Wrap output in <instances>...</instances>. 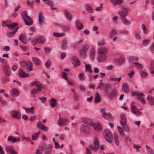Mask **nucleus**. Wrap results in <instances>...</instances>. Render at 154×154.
<instances>
[{
    "mask_svg": "<svg viewBox=\"0 0 154 154\" xmlns=\"http://www.w3.org/2000/svg\"><path fill=\"white\" fill-rule=\"evenodd\" d=\"M99 138L98 136H95L94 137L93 140V145H90L89 147L93 150H96L99 147Z\"/></svg>",
    "mask_w": 154,
    "mask_h": 154,
    "instance_id": "f257e3e1",
    "label": "nucleus"
},
{
    "mask_svg": "<svg viewBox=\"0 0 154 154\" xmlns=\"http://www.w3.org/2000/svg\"><path fill=\"white\" fill-rule=\"evenodd\" d=\"M21 15L23 17L24 20L26 25L30 26L32 24V20L30 16L27 15L26 11L22 12Z\"/></svg>",
    "mask_w": 154,
    "mask_h": 154,
    "instance_id": "f03ea898",
    "label": "nucleus"
},
{
    "mask_svg": "<svg viewBox=\"0 0 154 154\" xmlns=\"http://www.w3.org/2000/svg\"><path fill=\"white\" fill-rule=\"evenodd\" d=\"M103 137L105 140L109 143H111L113 139L112 134L110 131L107 130L104 131L103 133Z\"/></svg>",
    "mask_w": 154,
    "mask_h": 154,
    "instance_id": "7ed1b4c3",
    "label": "nucleus"
},
{
    "mask_svg": "<svg viewBox=\"0 0 154 154\" xmlns=\"http://www.w3.org/2000/svg\"><path fill=\"white\" fill-rule=\"evenodd\" d=\"M80 128L81 132L83 133L89 134L91 132V131L90 128L85 125H82Z\"/></svg>",
    "mask_w": 154,
    "mask_h": 154,
    "instance_id": "20e7f679",
    "label": "nucleus"
},
{
    "mask_svg": "<svg viewBox=\"0 0 154 154\" xmlns=\"http://www.w3.org/2000/svg\"><path fill=\"white\" fill-rule=\"evenodd\" d=\"M120 123L123 127H124L126 125L127 121L125 114L123 113H121L120 115Z\"/></svg>",
    "mask_w": 154,
    "mask_h": 154,
    "instance_id": "39448f33",
    "label": "nucleus"
},
{
    "mask_svg": "<svg viewBox=\"0 0 154 154\" xmlns=\"http://www.w3.org/2000/svg\"><path fill=\"white\" fill-rule=\"evenodd\" d=\"M110 87L109 85L103 82L100 83L97 89H100L101 90H105L108 89Z\"/></svg>",
    "mask_w": 154,
    "mask_h": 154,
    "instance_id": "423d86ee",
    "label": "nucleus"
},
{
    "mask_svg": "<svg viewBox=\"0 0 154 154\" xmlns=\"http://www.w3.org/2000/svg\"><path fill=\"white\" fill-rule=\"evenodd\" d=\"M131 112L137 116H140L141 114V112L137 109L135 106L131 105Z\"/></svg>",
    "mask_w": 154,
    "mask_h": 154,
    "instance_id": "0eeeda50",
    "label": "nucleus"
},
{
    "mask_svg": "<svg viewBox=\"0 0 154 154\" xmlns=\"http://www.w3.org/2000/svg\"><path fill=\"white\" fill-rule=\"evenodd\" d=\"M108 48L106 47H102L99 48L97 50V53L100 54H106L108 52Z\"/></svg>",
    "mask_w": 154,
    "mask_h": 154,
    "instance_id": "6e6552de",
    "label": "nucleus"
},
{
    "mask_svg": "<svg viewBox=\"0 0 154 154\" xmlns=\"http://www.w3.org/2000/svg\"><path fill=\"white\" fill-rule=\"evenodd\" d=\"M92 127L97 131H100L103 129L102 126L98 123H96L93 124L92 125Z\"/></svg>",
    "mask_w": 154,
    "mask_h": 154,
    "instance_id": "1a4fd4ad",
    "label": "nucleus"
},
{
    "mask_svg": "<svg viewBox=\"0 0 154 154\" xmlns=\"http://www.w3.org/2000/svg\"><path fill=\"white\" fill-rule=\"evenodd\" d=\"M101 112L102 113V117L104 119L108 120L111 116V114L110 112L107 113L106 112L105 109H102L101 110Z\"/></svg>",
    "mask_w": 154,
    "mask_h": 154,
    "instance_id": "9d476101",
    "label": "nucleus"
},
{
    "mask_svg": "<svg viewBox=\"0 0 154 154\" xmlns=\"http://www.w3.org/2000/svg\"><path fill=\"white\" fill-rule=\"evenodd\" d=\"M128 9L126 8L123 7L120 11L119 12V14L121 17H125L128 14Z\"/></svg>",
    "mask_w": 154,
    "mask_h": 154,
    "instance_id": "9b49d317",
    "label": "nucleus"
},
{
    "mask_svg": "<svg viewBox=\"0 0 154 154\" xmlns=\"http://www.w3.org/2000/svg\"><path fill=\"white\" fill-rule=\"evenodd\" d=\"M82 121L84 123L87 125H91L92 123V120L89 118H83L82 119Z\"/></svg>",
    "mask_w": 154,
    "mask_h": 154,
    "instance_id": "f8f14e48",
    "label": "nucleus"
},
{
    "mask_svg": "<svg viewBox=\"0 0 154 154\" xmlns=\"http://www.w3.org/2000/svg\"><path fill=\"white\" fill-rule=\"evenodd\" d=\"M7 140L8 141H11L12 143H14L20 141V138L18 137H14L10 135L8 137Z\"/></svg>",
    "mask_w": 154,
    "mask_h": 154,
    "instance_id": "ddd939ff",
    "label": "nucleus"
},
{
    "mask_svg": "<svg viewBox=\"0 0 154 154\" xmlns=\"http://www.w3.org/2000/svg\"><path fill=\"white\" fill-rule=\"evenodd\" d=\"M3 71L4 73L6 76H9L11 74L10 69L9 66L6 65L3 67Z\"/></svg>",
    "mask_w": 154,
    "mask_h": 154,
    "instance_id": "4468645a",
    "label": "nucleus"
},
{
    "mask_svg": "<svg viewBox=\"0 0 154 154\" xmlns=\"http://www.w3.org/2000/svg\"><path fill=\"white\" fill-rule=\"evenodd\" d=\"M72 62L75 66L79 65L80 64V61L75 56H73L72 58Z\"/></svg>",
    "mask_w": 154,
    "mask_h": 154,
    "instance_id": "2eb2a0df",
    "label": "nucleus"
},
{
    "mask_svg": "<svg viewBox=\"0 0 154 154\" xmlns=\"http://www.w3.org/2000/svg\"><path fill=\"white\" fill-rule=\"evenodd\" d=\"M67 122L66 119L60 118L57 121V123L59 125L62 126L66 124Z\"/></svg>",
    "mask_w": 154,
    "mask_h": 154,
    "instance_id": "dca6fc26",
    "label": "nucleus"
},
{
    "mask_svg": "<svg viewBox=\"0 0 154 154\" xmlns=\"http://www.w3.org/2000/svg\"><path fill=\"white\" fill-rule=\"evenodd\" d=\"M19 114V113L16 110H13L10 113L12 117L16 118L17 119H19L20 118Z\"/></svg>",
    "mask_w": 154,
    "mask_h": 154,
    "instance_id": "f3484780",
    "label": "nucleus"
},
{
    "mask_svg": "<svg viewBox=\"0 0 154 154\" xmlns=\"http://www.w3.org/2000/svg\"><path fill=\"white\" fill-rule=\"evenodd\" d=\"M45 41L44 37L42 36H38L36 37V41L39 44H43Z\"/></svg>",
    "mask_w": 154,
    "mask_h": 154,
    "instance_id": "a211bd4d",
    "label": "nucleus"
},
{
    "mask_svg": "<svg viewBox=\"0 0 154 154\" xmlns=\"http://www.w3.org/2000/svg\"><path fill=\"white\" fill-rule=\"evenodd\" d=\"M144 95L142 93L138 94L137 95V98L143 104H145V101L144 100Z\"/></svg>",
    "mask_w": 154,
    "mask_h": 154,
    "instance_id": "6ab92c4d",
    "label": "nucleus"
},
{
    "mask_svg": "<svg viewBox=\"0 0 154 154\" xmlns=\"http://www.w3.org/2000/svg\"><path fill=\"white\" fill-rule=\"evenodd\" d=\"M75 27L78 30L82 29L84 27L83 25L78 20L75 22Z\"/></svg>",
    "mask_w": 154,
    "mask_h": 154,
    "instance_id": "aec40b11",
    "label": "nucleus"
},
{
    "mask_svg": "<svg viewBox=\"0 0 154 154\" xmlns=\"http://www.w3.org/2000/svg\"><path fill=\"white\" fill-rule=\"evenodd\" d=\"M6 150L7 152H10L11 154H17V152L10 146H7L6 148Z\"/></svg>",
    "mask_w": 154,
    "mask_h": 154,
    "instance_id": "412c9836",
    "label": "nucleus"
},
{
    "mask_svg": "<svg viewBox=\"0 0 154 154\" xmlns=\"http://www.w3.org/2000/svg\"><path fill=\"white\" fill-rule=\"evenodd\" d=\"M146 100L149 102V104L152 106L154 105V98L151 95H148L147 97Z\"/></svg>",
    "mask_w": 154,
    "mask_h": 154,
    "instance_id": "4be33fe9",
    "label": "nucleus"
},
{
    "mask_svg": "<svg viewBox=\"0 0 154 154\" xmlns=\"http://www.w3.org/2000/svg\"><path fill=\"white\" fill-rule=\"evenodd\" d=\"M66 18L69 20H71L72 19V16L71 13L67 10H64Z\"/></svg>",
    "mask_w": 154,
    "mask_h": 154,
    "instance_id": "5701e85b",
    "label": "nucleus"
},
{
    "mask_svg": "<svg viewBox=\"0 0 154 154\" xmlns=\"http://www.w3.org/2000/svg\"><path fill=\"white\" fill-rule=\"evenodd\" d=\"M19 92L17 89L13 88L11 90V94L13 97H16L18 95Z\"/></svg>",
    "mask_w": 154,
    "mask_h": 154,
    "instance_id": "b1692460",
    "label": "nucleus"
},
{
    "mask_svg": "<svg viewBox=\"0 0 154 154\" xmlns=\"http://www.w3.org/2000/svg\"><path fill=\"white\" fill-rule=\"evenodd\" d=\"M23 108L25 110L26 112L27 113H33L35 112L34 107L28 108H26L23 107Z\"/></svg>",
    "mask_w": 154,
    "mask_h": 154,
    "instance_id": "393cba45",
    "label": "nucleus"
},
{
    "mask_svg": "<svg viewBox=\"0 0 154 154\" xmlns=\"http://www.w3.org/2000/svg\"><path fill=\"white\" fill-rule=\"evenodd\" d=\"M123 91L125 93H128L129 91L128 85L126 83H124L122 86Z\"/></svg>",
    "mask_w": 154,
    "mask_h": 154,
    "instance_id": "a878e982",
    "label": "nucleus"
},
{
    "mask_svg": "<svg viewBox=\"0 0 154 154\" xmlns=\"http://www.w3.org/2000/svg\"><path fill=\"white\" fill-rule=\"evenodd\" d=\"M117 93V91L116 89L112 90L109 94V98L111 99H112L116 96Z\"/></svg>",
    "mask_w": 154,
    "mask_h": 154,
    "instance_id": "bb28decb",
    "label": "nucleus"
},
{
    "mask_svg": "<svg viewBox=\"0 0 154 154\" xmlns=\"http://www.w3.org/2000/svg\"><path fill=\"white\" fill-rule=\"evenodd\" d=\"M114 140L116 144L118 145L119 143V137L118 133H115L114 134Z\"/></svg>",
    "mask_w": 154,
    "mask_h": 154,
    "instance_id": "cd10ccee",
    "label": "nucleus"
},
{
    "mask_svg": "<svg viewBox=\"0 0 154 154\" xmlns=\"http://www.w3.org/2000/svg\"><path fill=\"white\" fill-rule=\"evenodd\" d=\"M125 60V57L124 56H121L119 57L116 59L115 60L120 64L124 63Z\"/></svg>",
    "mask_w": 154,
    "mask_h": 154,
    "instance_id": "c85d7f7f",
    "label": "nucleus"
},
{
    "mask_svg": "<svg viewBox=\"0 0 154 154\" xmlns=\"http://www.w3.org/2000/svg\"><path fill=\"white\" fill-rule=\"evenodd\" d=\"M110 2L114 5H121L123 3L124 1L122 0H110Z\"/></svg>",
    "mask_w": 154,
    "mask_h": 154,
    "instance_id": "c756f323",
    "label": "nucleus"
},
{
    "mask_svg": "<svg viewBox=\"0 0 154 154\" xmlns=\"http://www.w3.org/2000/svg\"><path fill=\"white\" fill-rule=\"evenodd\" d=\"M106 59V57L105 55L103 56V57L100 56H99L97 58V61L100 63L103 62Z\"/></svg>",
    "mask_w": 154,
    "mask_h": 154,
    "instance_id": "7c9ffc66",
    "label": "nucleus"
},
{
    "mask_svg": "<svg viewBox=\"0 0 154 154\" xmlns=\"http://www.w3.org/2000/svg\"><path fill=\"white\" fill-rule=\"evenodd\" d=\"M19 75L21 77L24 78L28 77L29 76V74L25 72L22 70H20L19 71Z\"/></svg>",
    "mask_w": 154,
    "mask_h": 154,
    "instance_id": "2f4dec72",
    "label": "nucleus"
},
{
    "mask_svg": "<svg viewBox=\"0 0 154 154\" xmlns=\"http://www.w3.org/2000/svg\"><path fill=\"white\" fill-rule=\"evenodd\" d=\"M95 55V50L94 48H91L90 50V56L92 59H94Z\"/></svg>",
    "mask_w": 154,
    "mask_h": 154,
    "instance_id": "473e14b6",
    "label": "nucleus"
},
{
    "mask_svg": "<svg viewBox=\"0 0 154 154\" xmlns=\"http://www.w3.org/2000/svg\"><path fill=\"white\" fill-rule=\"evenodd\" d=\"M19 39L20 41L24 44L27 43L26 40L23 34H21L19 37Z\"/></svg>",
    "mask_w": 154,
    "mask_h": 154,
    "instance_id": "72a5a7b5",
    "label": "nucleus"
},
{
    "mask_svg": "<svg viewBox=\"0 0 154 154\" xmlns=\"http://www.w3.org/2000/svg\"><path fill=\"white\" fill-rule=\"evenodd\" d=\"M38 18L39 23L40 24H41L44 22L43 15L41 12L38 13Z\"/></svg>",
    "mask_w": 154,
    "mask_h": 154,
    "instance_id": "f704fd0d",
    "label": "nucleus"
},
{
    "mask_svg": "<svg viewBox=\"0 0 154 154\" xmlns=\"http://www.w3.org/2000/svg\"><path fill=\"white\" fill-rule=\"evenodd\" d=\"M117 128L119 133L120 134L121 136L124 137L125 136V133L124 132L123 128L121 127L118 126Z\"/></svg>",
    "mask_w": 154,
    "mask_h": 154,
    "instance_id": "c9c22d12",
    "label": "nucleus"
},
{
    "mask_svg": "<svg viewBox=\"0 0 154 154\" xmlns=\"http://www.w3.org/2000/svg\"><path fill=\"white\" fill-rule=\"evenodd\" d=\"M32 60L35 65H39L40 64V60L38 58L35 57H33L32 58Z\"/></svg>",
    "mask_w": 154,
    "mask_h": 154,
    "instance_id": "e433bc0d",
    "label": "nucleus"
},
{
    "mask_svg": "<svg viewBox=\"0 0 154 154\" xmlns=\"http://www.w3.org/2000/svg\"><path fill=\"white\" fill-rule=\"evenodd\" d=\"M85 65V67L86 69L85 71H89L91 73L93 72V71L91 69V66L88 64H86L85 62L84 63Z\"/></svg>",
    "mask_w": 154,
    "mask_h": 154,
    "instance_id": "4c0bfd02",
    "label": "nucleus"
},
{
    "mask_svg": "<svg viewBox=\"0 0 154 154\" xmlns=\"http://www.w3.org/2000/svg\"><path fill=\"white\" fill-rule=\"evenodd\" d=\"M57 103V100L54 98H52L50 101V104L52 107H54Z\"/></svg>",
    "mask_w": 154,
    "mask_h": 154,
    "instance_id": "58836bf2",
    "label": "nucleus"
},
{
    "mask_svg": "<svg viewBox=\"0 0 154 154\" xmlns=\"http://www.w3.org/2000/svg\"><path fill=\"white\" fill-rule=\"evenodd\" d=\"M97 44L99 46H104L106 45V42L105 40L103 39L98 41Z\"/></svg>",
    "mask_w": 154,
    "mask_h": 154,
    "instance_id": "ea45409f",
    "label": "nucleus"
},
{
    "mask_svg": "<svg viewBox=\"0 0 154 154\" xmlns=\"http://www.w3.org/2000/svg\"><path fill=\"white\" fill-rule=\"evenodd\" d=\"M121 17V20L122 22L124 24L128 25L130 24V22L129 20H127L125 17Z\"/></svg>",
    "mask_w": 154,
    "mask_h": 154,
    "instance_id": "a19ab883",
    "label": "nucleus"
},
{
    "mask_svg": "<svg viewBox=\"0 0 154 154\" xmlns=\"http://www.w3.org/2000/svg\"><path fill=\"white\" fill-rule=\"evenodd\" d=\"M30 85L31 86H33L35 85L37 88H41L40 84L38 81L32 82L31 84Z\"/></svg>",
    "mask_w": 154,
    "mask_h": 154,
    "instance_id": "79ce46f5",
    "label": "nucleus"
},
{
    "mask_svg": "<svg viewBox=\"0 0 154 154\" xmlns=\"http://www.w3.org/2000/svg\"><path fill=\"white\" fill-rule=\"evenodd\" d=\"M101 100V99L100 96L99 94L97 92L95 94V103H98L100 102Z\"/></svg>",
    "mask_w": 154,
    "mask_h": 154,
    "instance_id": "37998d69",
    "label": "nucleus"
},
{
    "mask_svg": "<svg viewBox=\"0 0 154 154\" xmlns=\"http://www.w3.org/2000/svg\"><path fill=\"white\" fill-rule=\"evenodd\" d=\"M129 60L131 62L137 61L138 60V57L136 56H131L129 57Z\"/></svg>",
    "mask_w": 154,
    "mask_h": 154,
    "instance_id": "c03bdc74",
    "label": "nucleus"
},
{
    "mask_svg": "<svg viewBox=\"0 0 154 154\" xmlns=\"http://www.w3.org/2000/svg\"><path fill=\"white\" fill-rule=\"evenodd\" d=\"M68 44V42L67 41L63 40L62 41L61 47L62 48L65 49L66 48Z\"/></svg>",
    "mask_w": 154,
    "mask_h": 154,
    "instance_id": "a18cd8bd",
    "label": "nucleus"
},
{
    "mask_svg": "<svg viewBox=\"0 0 154 154\" xmlns=\"http://www.w3.org/2000/svg\"><path fill=\"white\" fill-rule=\"evenodd\" d=\"M133 64L138 69H142L143 68V66L142 65L138 62H134Z\"/></svg>",
    "mask_w": 154,
    "mask_h": 154,
    "instance_id": "49530a36",
    "label": "nucleus"
},
{
    "mask_svg": "<svg viewBox=\"0 0 154 154\" xmlns=\"http://www.w3.org/2000/svg\"><path fill=\"white\" fill-rule=\"evenodd\" d=\"M18 25V23H13L7 26V27L10 29H14L16 26Z\"/></svg>",
    "mask_w": 154,
    "mask_h": 154,
    "instance_id": "de8ad7c7",
    "label": "nucleus"
},
{
    "mask_svg": "<svg viewBox=\"0 0 154 154\" xmlns=\"http://www.w3.org/2000/svg\"><path fill=\"white\" fill-rule=\"evenodd\" d=\"M26 66H27V69L31 71L32 70V64L31 61H27Z\"/></svg>",
    "mask_w": 154,
    "mask_h": 154,
    "instance_id": "09e8293b",
    "label": "nucleus"
},
{
    "mask_svg": "<svg viewBox=\"0 0 154 154\" xmlns=\"http://www.w3.org/2000/svg\"><path fill=\"white\" fill-rule=\"evenodd\" d=\"M39 135L36 132H34L32 134V140H36L38 138Z\"/></svg>",
    "mask_w": 154,
    "mask_h": 154,
    "instance_id": "8fccbe9b",
    "label": "nucleus"
},
{
    "mask_svg": "<svg viewBox=\"0 0 154 154\" xmlns=\"http://www.w3.org/2000/svg\"><path fill=\"white\" fill-rule=\"evenodd\" d=\"M41 88H39L37 89H32L31 91V92L32 94H35L37 93L38 91H41Z\"/></svg>",
    "mask_w": 154,
    "mask_h": 154,
    "instance_id": "3c124183",
    "label": "nucleus"
},
{
    "mask_svg": "<svg viewBox=\"0 0 154 154\" xmlns=\"http://www.w3.org/2000/svg\"><path fill=\"white\" fill-rule=\"evenodd\" d=\"M118 32L115 29H112L109 33V37H112L115 34H117Z\"/></svg>",
    "mask_w": 154,
    "mask_h": 154,
    "instance_id": "603ef678",
    "label": "nucleus"
},
{
    "mask_svg": "<svg viewBox=\"0 0 154 154\" xmlns=\"http://www.w3.org/2000/svg\"><path fill=\"white\" fill-rule=\"evenodd\" d=\"M44 3L47 5H49L51 6H53L54 5V3L52 2L50 0H43V1Z\"/></svg>",
    "mask_w": 154,
    "mask_h": 154,
    "instance_id": "864d4df0",
    "label": "nucleus"
},
{
    "mask_svg": "<svg viewBox=\"0 0 154 154\" xmlns=\"http://www.w3.org/2000/svg\"><path fill=\"white\" fill-rule=\"evenodd\" d=\"M18 29V28H17L15 29L14 31L8 32L7 34V35L9 37H12L13 36L14 33L17 32Z\"/></svg>",
    "mask_w": 154,
    "mask_h": 154,
    "instance_id": "5fc2aeb1",
    "label": "nucleus"
},
{
    "mask_svg": "<svg viewBox=\"0 0 154 154\" xmlns=\"http://www.w3.org/2000/svg\"><path fill=\"white\" fill-rule=\"evenodd\" d=\"M78 88L80 91H85L86 90L85 86L82 84H80L79 85Z\"/></svg>",
    "mask_w": 154,
    "mask_h": 154,
    "instance_id": "6e6d98bb",
    "label": "nucleus"
},
{
    "mask_svg": "<svg viewBox=\"0 0 154 154\" xmlns=\"http://www.w3.org/2000/svg\"><path fill=\"white\" fill-rule=\"evenodd\" d=\"M89 48L88 45L87 44H85L82 47V49L83 51L87 52Z\"/></svg>",
    "mask_w": 154,
    "mask_h": 154,
    "instance_id": "4d7b16f0",
    "label": "nucleus"
},
{
    "mask_svg": "<svg viewBox=\"0 0 154 154\" xmlns=\"http://www.w3.org/2000/svg\"><path fill=\"white\" fill-rule=\"evenodd\" d=\"M140 74L141 76V77L142 78H146L148 75V74L147 73L144 72L143 71H141L140 72Z\"/></svg>",
    "mask_w": 154,
    "mask_h": 154,
    "instance_id": "13d9d810",
    "label": "nucleus"
},
{
    "mask_svg": "<svg viewBox=\"0 0 154 154\" xmlns=\"http://www.w3.org/2000/svg\"><path fill=\"white\" fill-rule=\"evenodd\" d=\"M51 61L50 60H48L45 63V66L47 68H48L51 66Z\"/></svg>",
    "mask_w": 154,
    "mask_h": 154,
    "instance_id": "bf43d9fd",
    "label": "nucleus"
},
{
    "mask_svg": "<svg viewBox=\"0 0 154 154\" xmlns=\"http://www.w3.org/2000/svg\"><path fill=\"white\" fill-rule=\"evenodd\" d=\"M142 28L143 31V32L145 34H147L148 33V31L147 30L145 25L143 24H142L141 26Z\"/></svg>",
    "mask_w": 154,
    "mask_h": 154,
    "instance_id": "052dcab7",
    "label": "nucleus"
},
{
    "mask_svg": "<svg viewBox=\"0 0 154 154\" xmlns=\"http://www.w3.org/2000/svg\"><path fill=\"white\" fill-rule=\"evenodd\" d=\"M10 21L9 20H7L6 21H3L2 22V25L3 26H8V25L10 23Z\"/></svg>",
    "mask_w": 154,
    "mask_h": 154,
    "instance_id": "680f3d73",
    "label": "nucleus"
},
{
    "mask_svg": "<svg viewBox=\"0 0 154 154\" xmlns=\"http://www.w3.org/2000/svg\"><path fill=\"white\" fill-rule=\"evenodd\" d=\"M53 35L56 37H60L64 36V34L63 33H59L57 32H54Z\"/></svg>",
    "mask_w": 154,
    "mask_h": 154,
    "instance_id": "e2e57ef3",
    "label": "nucleus"
},
{
    "mask_svg": "<svg viewBox=\"0 0 154 154\" xmlns=\"http://www.w3.org/2000/svg\"><path fill=\"white\" fill-rule=\"evenodd\" d=\"M80 54L81 56L85 57L86 56V52L82 49L80 51Z\"/></svg>",
    "mask_w": 154,
    "mask_h": 154,
    "instance_id": "0e129e2a",
    "label": "nucleus"
},
{
    "mask_svg": "<svg viewBox=\"0 0 154 154\" xmlns=\"http://www.w3.org/2000/svg\"><path fill=\"white\" fill-rule=\"evenodd\" d=\"M134 73V71L133 70L131 71L130 72L127 73L128 75L129 76L130 78H132L133 76Z\"/></svg>",
    "mask_w": 154,
    "mask_h": 154,
    "instance_id": "69168bd1",
    "label": "nucleus"
},
{
    "mask_svg": "<svg viewBox=\"0 0 154 154\" xmlns=\"http://www.w3.org/2000/svg\"><path fill=\"white\" fill-rule=\"evenodd\" d=\"M61 75L63 79L66 80L67 79V75L66 73L64 72H62Z\"/></svg>",
    "mask_w": 154,
    "mask_h": 154,
    "instance_id": "338daca9",
    "label": "nucleus"
},
{
    "mask_svg": "<svg viewBox=\"0 0 154 154\" xmlns=\"http://www.w3.org/2000/svg\"><path fill=\"white\" fill-rule=\"evenodd\" d=\"M133 147L137 151H138L139 148H141V146H139L138 144H134Z\"/></svg>",
    "mask_w": 154,
    "mask_h": 154,
    "instance_id": "774afa93",
    "label": "nucleus"
}]
</instances>
